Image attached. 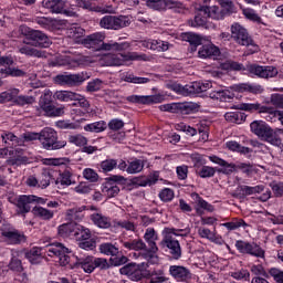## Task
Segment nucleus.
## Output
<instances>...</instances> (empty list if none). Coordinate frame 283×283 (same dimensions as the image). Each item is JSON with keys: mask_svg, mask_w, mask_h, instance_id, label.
<instances>
[{"mask_svg": "<svg viewBox=\"0 0 283 283\" xmlns=\"http://www.w3.org/2000/svg\"><path fill=\"white\" fill-rule=\"evenodd\" d=\"M69 143H71V145H75L76 147H85V145H87V137L83 136L82 134L71 135L69 136Z\"/></svg>", "mask_w": 283, "mask_h": 283, "instance_id": "obj_49", "label": "nucleus"}, {"mask_svg": "<svg viewBox=\"0 0 283 283\" xmlns=\"http://www.w3.org/2000/svg\"><path fill=\"white\" fill-rule=\"evenodd\" d=\"M211 87V83L193 82L191 85L178 86L181 94H202Z\"/></svg>", "mask_w": 283, "mask_h": 283, "instance_id": "obj_20", "label": "nucleus"}, {"mask_svg": "<svg viewBox=\"0 0 283 283\" xmlns=\"http://www.w3.org/2000/svg\"><path fill=\"white\" fill-rule=\"evenodd\" d=\"M224 118L228 123H235L237 125H242L247 120V116L242 112L226 113Z\"/></svg>", "mask_w": 283, "mask_h": 283, "instance_id": "obj_34", "label": "nucleus"}, {"mask_svg": "<svg viewBox=\"0 0 283 283\" xmlns=\"http://www.w3.org/2000/svg\"><path fill=\"white\" fill-rule=\"evenodd\" d=\"M232 196L233 198L239 199L247 198V196H253L251 186H239Z\"/></svg>", "mask_w": 283, "mask_h": 283, "instance_id": "obj_51", "label": "nucleus"}, {"mask_svg": "<svg viewBox=\"0 0 283 283\" xmlns=\"http://www.w3.org/2000/svg\"><path fill=\"white\" fill-rule=\"evenodd\" d=\"M73 101H77V103H74L73 105H78L80 107H83L86 114H92V108H90V102L84 96L77 94V98H73Z\"/></svg>", "mask_w": 283, "mask_h": 283, "instance_id": "obj_59", "label": "nucleus"}, {"mask_svg": "<svg viewBox=\"0 0 283 283\" xmlns=\"http://www.w3.org/2000/svg\"><path fill=\"white\" fill-rule=\"evenodd\" d=\"M149 55L138 54L136 52L108 54L104 57L105 63L112 66L123 65L127 61H149Z\"/></svg>", "mask_w": 283, "mask_h": 283, "instance_id": "obj_7", "label": "nucleus"}, {"mask_svg": "<svg viewBox=\"0 0 283 283\" xmlns=\"http://www.w3.org/2000/svg\"><path fill=\"white\" fill-rule=\"evenodd\" d=\"M43 8L46 10H50V12H53L55 14H61L65 8V1L63 0H43L42 1Z\"/></svg>", "mask_w": 283, "mask_h": 283, "instance_id": "obj_28", "label": "nucleus"}, {"mask_svg": "<svg viewBox=\"0 0 283 283\" xmlns=\"http://www.w3.org/2000/svg\"><path fill=\"white\" fill-rule=\"evenodd\" d=\"M235 247L240 253H247L248 255H253L254 258H264V250L255 242L251 243L239 240L235 242Z\"/></svg>", "mask_w": 283, "mask_h": 283, "instance_id": "obj_14", "label": "nucleus"}, {"mask_svg": "<svg viewBox=\"0 0 283 283\" xmlns=\"http://www.w3.org/2000/svg\"><path fill=\"white\" fill-rule=\"evenodd\" d=\"M77 8L88 10V12H101V7L96 6L94 1L97 0H75Z\"/></svg>", "mask_w": 283, "mask_h": 283, "instance_id": "obj_37", "label": "nucleus"}, {"mask_svg": "<svg viewBox=\"0 0 283 283\" xmlns=\"http://www.w3.org/2000/svg\"><path fill=\"white\" fill-rule=\"evenodd\" d=\"M83 211H85V207L69 209L66 211V219L76 224V222H81L85 218Z\"/></svg>", "mask_w": 283, "mask_h": 283, "instance_id": "obj_33", "label": "nucleus"}, {"mask_svg": "<svg viewBox=\"0 0 283 283\" xmlns=\"http://www.w3.org/2000/svg\"><path fill=\"white\" fill-rule=\"evenodd\" d=\"M27 39L28 41H31L28 43H31V45H34L35 48H50V39H48V35L41 31H29Z\"/></svg>", "mask_w": 283, "mask_h": 283, "instance_id": "obj_16", "label": "nucleus"}, {"mask_svg": "<svg viewBox=\"0 0 283 283\" xmlns=\"http://www.w3.org/2000/svg\"><path fill=\"white\" fill-rule=\"evenodd\" d=\"M226 146L228 147V149H230V151H239V154L247 155V154H251L252 151L251 148L244 147L240 145L238 142H233V140L228 142Z\"/></svg>", "mask_w": 283, "mask_h": 283, "instance_id": "obj_45", "label": "nucleus"}, {"mask_svg": "<svg viewBox=\"0 0 283 283\" xmlns=\"http://www.w3.org/2000/svg\"><path fill=\"white\" fill-rule=\"evenodd\" d=\"M231 32L232 39L238 45H245V48H249L250 45L255 46L253 39L249 35V31H247L240 23H233L231 25Z\"/></svg>", "mask_w": 283, "mask_h": 283, "instance_id": "obj_10", "label": "nucleus"}, {"mask_svg": "<svg viewBox=\"0 0 283 283\" xmlns=\"http://www.w3.org/2000/svg\"><path fill=\"white\" fill-rule=\"evenodd\" d=\"M2 74H6L7 76H13V77H23L25 76V71L17 69V67H4L0 71Z\"/></svg>", "mask_w": 283, "mask_h": 283, "instance_id": "obj_52", "label": "nucleus"}, {"mask_svg": "<svg viewBox=\"0 0 283 283\" xmlns=\"http://www.w3.org/2000/svg\"><path fill=\"white\" fill-rule=\"evenodd\" d=\"M36 99L34 96H28V95H17V97L13 99V103L17 105H32Z\"/></svg>", "mask_w": 283, "mask_h": 283, "instance_id": "obj_57", "label": "nucleus"}, {"mask_svg": "<svg viewBox=\"0 0 283 283\" xmlns=\"http://www.w3.org/2000/svg\"><path fill=\"white\" fill-rule=\"evenodd\" d=\"M51 180L52 172L50 170H43L39 180V187H41V189H46V187H50Z\"/></svg>", "mask_w": 283, "mask_h": 283, "instance_id": "obj_55", "label": "nucleus"}, {"mask_svg": "<svg viewBox=\"0 0 283 283\" xmlns=\"http://www.w3.org/2000/svg\"><path fill=\"white\" fill-rule=\"evenodd\" d=\"M19 96V88H11L6 92L0 93V104L14 102V98Z\"/></svg>", "mask_w": 283, "mask_h": 283, "instance_id": "obj_42", "label": "nucleus"}, {"mask_svg": "<svg viewBox=\"0 0 283 283\" xmlns=\"http://www.w3.org/2000/svg\"><path fill=\"white\" fill-rule=\"evenodd\" d=\"M125 249L128 251H142V253H147V243L142 239H134L123 243Z\"/></svg>", "mask_w": 283, "mask_h": 283, "instance_id": "obj_30", "label": "nucleus"}, {"mask_svg": "<svg viewBox=\"0 0 283 283\" xmlns=\"http://www.w3.org/2000/svg\"><path fill=\"white\" fill-rule=\"evenodd\" d=\"M54 97L57 101L67 103L69 101H74V98H78V94L70 91H57L55 92Z\"/></svg>", "mask_w": 283, "mask_h": 283, "instance_id": "obj_40", "label": "nucleus"}, {"mask_svg": "<svg viewBox=\"0 0 283 283\" xmlns=\"http://www.w3.org/2000/svg\"><path fill=\"white\" fill-rule=\"evenodd\" d=\"M182 40L190 43L193 48H198L202 43V39L196 33H185Z\"/></svg>", "mask_w": 283, "mask_h": 283, "instance_id": "obj_50", "label": "nucleus"}, {"mask_svg": "<svg viewBox=\"0 0 283 283\" xmlns=\"http://www.w3.org/2000/svg\"><path fill=\"white\" fill-rule=\"evenodd\" d=\"M103 193L107 196V198H116L118 193H120V188L116 185L108 184L103 188Z\"/></svg>", "mask_w": 283, "mask_h": 283, "instance_id": "obj_56", "label": "nucleus"}, {"mask_svg": "<svg viewBox=\"0 0 283 283\" xmlns=\"http://www.w3.org/2000/svg\"><path fill=\"white\" fill-rule=\"evenodd\" d=\"M200 59H218L220 49L213 44L203 45L198 52Z\"/></svg>", "mask_w": 283, "mask_h": 283, "instance_id": "obj_26", "label": "nucleus"}, {"mask_svg": "<svg viewBox=\"0 0 283 283\" xmlns=\"http://www.w3.org/2000/svg\"><path fill=\"white\" fill-rule=\"evenodd\" d=\"M34 195L14 196L13 193H9L8 196V201L17 207V213L19 216H25V213H30V210L32 209L30 205L34 202Z\"/></svg>", "mask_w": 283, "mask_h": 283, "instance_id": "obj_9", "label": "nucleus"}, {"mask_svg": "<svg viewBox=\"0 0 283 283\" xmlns=\"http://www.w3.org/2000/svg\"><path fill=\"white\" fill-rule=\"evenodd\" d=\"M56 185H62L65 187H70L72 185V172L70 170H64L63 172L60 174V178L55 181Z\"/></svg>", "mask_w": 283, "mask_h": 283, "instance_id": "obj_53", "label": "nucleus"}, {"mask_svg": "<svg viewBox=\"0 0 283 283\" xmlns=\"http://www.w3.org/2000/svg\"><path fill=\"white\" fill-rule=\"evenodd\" d=\"M10 271H13L14 273H21L23 271V263L20 259H17L13 256L8 265Z\"/></svg>", "mask_w": 283, "mask_h": 283, "instance_id": "obj_60", "label": "nucleus"}, {"mask_svg": "<svg viewBox=\"0 0 283 283\" xmlns=\"http://www.w3.org/2000/svg\"><path fill=\"white\" fill-rule=\"evenodd\" d=\"M99 252L103 253L104 255H112V256H116L118 255V253H120V251L118 250V247L109 242L102 243L99 245Z\"/></svg>", "mask_w": 283, "mask_h": 283, "instance_id": "obj_38", "label": "nucleus"}, {"mask_svg": "<svg viewBox=\"0 0 283 283\" xmlns=\"http://www.w3.org/2000/svg\"><path fill=\"white\" fill-rule=\"evenodd\" d=\"M270 187L276 198H281V196H283V182L272 181Z\"/></svg>", "mask_w": 283, "mask_h": 283, "instance_id": "obj_63", "label": "nucleus"}, {"mask_svg": "<svg viewBox=\"0 0 283 283\" xmlns=\"http://www.w3.org/2000/svg\"><path fill=\"white\" fill-rule=\"evenodd\" d=\"M78 224L76 222L64 223L57 228V233L61 238H70L78 235Z\"/></svg>", "mask_w": 283, "mask_h": 283, "instance_id": "obj_24", "label": "nucleus"}, {"mask_svg": "<svg viewBox=\"0 0 283 283\" xmlns=\"http://www.w3.org/2000/svg\"><path fill=\"white\" fill-rule=\"evenodd\" d=\"M271 106H262L260 103H243L238 106V109H241L242 112H259V114H268V116L271 112Z\"/></svg>", "mask_w": 283, "mask_h": 283, "instance_id": "obj_27", "label": "nucleus"}, {"mask_svg": "<svg viewBox=\"0 0 283 283\" xmlns=\"http://www.w3.org/2000/svg\"><path fill=\"white\" fill-rule=\"evenodd\" d=\"M222 227H226L228 231H235V229H240V227H249L244 219H233L230 222L222 223Z\"/></svg>", "mask_w": 283, "mask_h": 283, "instance_id": "obj_48", "label": "nucleus"}, {"mask_svg": "<svg viewBox=\"0 0 283 283\" xmlns=\"http://www.w3.org/2000/svg\"><path fill=\"white\" fill-rule=\"evenodd\" d=\"M243 17L248 19L249 21H253V23H262V18L258 12L251 8H245L242 10Z\"/></svg>", "mask_w": 283, "mask_h": 283, "instance_id": "obj_47", "label": "nucleus"}, {"mask_svg": "<svg viewBox=\"0 0 283 283\" xmlns=\"http://www.w3.org/2000/svg\"><path fill=\"white\" fill-rule=\"evenodd\" d=\"M245 70L259 78H274L277 76V70L275 66H260L258 64L247 65Z\"/></svg>", "mask_w": 283, "mask_h": 283, "instance_id": "obj_15", "label": "nucleus"}, {"mask_svg": "<svg viewBox=\"0 0 283 283\" xmlns=\"http://www.w3.org/2000/svg\"><path fill=\"white\" fill-rule=\"evenodd\" d=\"M145 169V161L140 159H135L128 164L126 168L127 174H140Z\"/></svg>", "mask_w": 283, "mask_h": 283, "instance_id": "obj_41", "label": "nucleus"}, {"mask_svg": "<svg viewBox=\"0 0 283 283\" xmlns=\"http://www.w3.org/2000/svg\"><path fill=\"white\" fill-rule=\"evenodd\" d=\"M84 81L85 75L83 73L57 75L55 77V83L59 85H81V83H84Z\"/></svg>", "mask_w": 283, "mask_h": 283, "instance_id": "obj_19", "label": "nucleus"}, {"mask_svg": "<svg viewBox=\"0 0 283 283\" xmlns=\"http://www.w3.org/2000/svg\"><path fill=\"white\" fill-rule=\"evenodd\" d=\"M237 92H249L250 94H262L264 87L260 84L242 83L235 86Z\"/></svg>", "mask_w": 283, "mask_h": 283, "instance_id": "obj_31", "label": "nucleus"}, {"mask_svg": "<svg viewBox=\"0 0 283 283\" xmlns=\"http://www.w3.org/2000/svg\"><path fill=\"white\" fill-rule=\"evenodd\" d=\"M207 19H209V14L207 13V6L199 7L197 9V14L195 15V21L191 22L192 28L207 27Z\"/></svg>", "mask_w": 283, "mask_h": 283, "instance_id": "obj_25", "label": "nucleus"}, {"mask_svg": "<svg viewBox=\"0 0 283 283\" xmlns=\"http://www.w3.org/2000/svg\"><path fill=\"white\" fill-rule=\"evenodd\" d=\"M250 128L252 134L261 138V140H266V143H271V145H281L282 140L280 137H275V132L273 128L266 124L264 120H254L250 124Z\"/></svg>", "mask_w": 283, "mask_h": 283, "instance_id": "obj_6", "label": "nucleus"}, {"mask_svg": "<svg viewBox=\"0 0 283 283\" xmlns=\"http://www.w3.org/2000/svg\"><path fill=\"white\" fill-rule=\"evenodd\" d=\"M129 25H132V20L126 15H105L99 20V28L104 30H123Z\"/></svg>", "mask_w": 283, "mask_h": 283, "instance_id": "obj_8", "label": "nucleus"}, {"mask_svg": "<svg viewBox=\"0 0 283 283\" xmlns=\"http://www.w3.org/2000/svg\"><path fill=\"white\" fill-rule=\"evenodd\" d=\"M269 273L274 281H276L277 283H283V271L277 268H272L270 269Z\"/></svg>", "mask_w": 283, "mask_h": 283, "instance_id": "obj_64", "label": "nucleus"}, {"mask_svg": "<svg viewBox=\"0 0 283 283\" xmlns=\"http://www.w3.org/2000/svg\"><path fill=\"white\" fill-rule=\"evenodd\" d=\"M128 103H138L139 105H154L156 103H163L165 101V96L163 95H130L126 98Z\"/></svg>", "mask_w": 283, "mask_h": 283, "instance_id": "obj_17", "label": "nucleus"}, {"mask_svg": "<svg viewBox=\"0 0 283 283\" xmlns=\"http://www.w3.org/2000/svg\"><path fill=\"white\" fill-rule=\"evenodd\" d=\"M117 166L118 161L116 159H106L103 160L99 165L104 174H107L108 171H114V169H116Z\"/></svg>", "mask_w": 283, "mask_h": 283, "instance_id": "obj_54", "label": "nucleus"}, {"mask_svg": "<svg viewBox=\"0 0 283 283\" xmlns=\"http://www.w3.org/2000/svg\"><path fill=\"white\" fill-rule=\"evenodd\" d=\"M166 10H174L175 12L180 13L185 10V6L180 1L166 0Z\"/></svg>", "mask_w": 283, "mask_h": 283, "instance_id": "obj_58", "label": "nucleus"}, {"mask_svg": "<svg viewBox=\"0 0 283 283\" xmlns=\"http://www.w3.org/2000/svg\"><path fill=\"white\" fill-rule=\"evenodd\" d=\"M169 274L177 282H188V280H191V271L182 265H170Z\"/></svg>", "mask_w": 283, "mask_h": 283, "instance_id": "obj_18", "label": "nucleus"}, {"mask_svg": "<svg viewBox=\"0 0 283 283\" xmlns=\"http://www.w3.org/2000/svg\"><path fill=\"white\" fill-rule=\"evenodd\" d=\"M80 249H84V251H94L96 249V240L94 239H86V240H81L78 242Z\"/></svg>", "mask_w": 283, "mask_h": 283, "instance_id": "obj_62", "label": "nucleus"}, {"mask_svg": "<svg viewBox=\"0 0 283 283\" xmlns=\"http://www.w3.org/2000/svg\"><path fill=\"white\" fill-rule=\"evenodd\" d=\"M20 54H25L27 56H35V59H45V52L36 50L30 45H24L19 49Z\"/></svg>", "mask_w": 283, "mask_h": 283, "instance_id": "obj_35", "label": "nucleus"}, {"mask_svg": "<svg viewBox=\"0 0 283 283\" xmlns=\"http://www.w3.org/2000/svg\"><path fill=\"white\" fill-rule=\"evenodd\" d=\"M165 231H166V234L159 243L161 249H165L167 251L171 260H180V258H182V248L180 247V241L176 240V238L171 237V234L178 235V232L176 231H182V230L166 228Z\"/></svg>", "mask_w": 283, "mask_h": 283, "instance_id": "obj_3", "label": "nucleus"}, {"mask_svg": "<svg viewBox=\"0 0 283 283\" xmlns=\"http://www.w3.org/2000/svg\"><path fill=\"white\" fill-rule=\"evenodd\" d=\"M221 9L219 7H207V14L209 19H216L217 21H220L223 17H227V14H230L233 12V2L230 0H221Z\"/></svg>", "mask_w": 283, "mask_h": 283, "instance_id": "obj_13", "label": "nucleus"}, {"mask_svg": "<svg viewBox=\"0 0 283 283\" xmlns=\"http://www.w3.org/2000/svg\"><path fill=\"white\" fill-rule=\"evenodd\" d=\"M142 48H146L147 50H156L157 52H167L169 50V42H165L163 40H144L140 42Z\"/></svg>", "mask_w": 283, "mask_h": 283, "instance_id": "obj_22", "label": "nucleus"}, {"mask_svg": "<svg viewBox=\"0 0 283 283\" xmlns=\"http://www.w3.org/2000/svg\"><path fill=\"white\" fill-rule=\"evenodd\" d=\"M147 266H149L147 263H128L120 268L119 272L122 275H127L133 282H140V280L145 277L143 269H147Z\"/></svg>", "mask_w": 283, "mask_h": 283, "instance_id": "obj_11", "label": "nucleus"}, {"mask_svg": "<svg viewBox=\"0 0 283 283\" xmlns=\"http://www.w3.org/2000/svg\"><path fill=\"white\" fill-rule=\"evenodd\" d=\"M122 81H125L126 83H135V84H138V85L149 83L148 77H138V76H136L132 73H127V74L123 75Z\"/></svg>", "mask_w": 283, "mask_h": 283, "instance_id": "obj_46", "label": "nucleus"}, {"mask_svg": "<svg viewBox=\"0 0 283 283\" xmlns=\"http://www.w3.org/2000/svg\"><path fill=\"white\" fill-rule=\"evenodd\" d=\"M210 98L222 102L232 101V98H235V93L230 90L213 91L210 93Z\"/></svg>", "mask_w": 283, "mask_h": 283, "instance_id": "obj_32", "label": "nucleus"}, {"mask_svg": "<svg viewBox=\"0 0 283 283\" xmlns=\"http://www.w3.org/2000/svg\"><path fill=\"white\" fill-rule=\"evenodd\" d=\"M70 249H67L63 243H53L48 249L49 258H57L61 266H67L70 264Z\"/></svg>", "mask_w": 283, "mask_h": 283, "instance_id": "obj_12", "label": "nucleus"}, {"mask_svg": "<svg viewBox=\"0 0 283 283\" xmlns=\"http://www.w3.org/2000/svg\"><path fill=\"white\" fill-rule=\"evenodd\" d=\"M144 240L146 244V252H142L140 255L144 260H147L149 264H158V245L156 241L158 240V233L154 228L146 229L144 234Z\"/></svg>", "mask_w": 283, "mask_h": 283, "instance_id": "obj_4", "label": "nucleus"}, {"mask_svg": "<svg viewBox=\"0 0 283 283\" xmlns=\"http://www.w3.org/2000/svg\"><path fill=\"white\" fill-rule=\"evenodd\" d=\"M91 220L93 224L99 229H109V227H112V219H109V217L103 216L102 213L91 214Z\"/></svg>", "mask_w": 283, "mask_h": 283, "instance_id": "obj_29", "label": "nucleus"}, {"mask_svg": "<svg viewBox=\"0 0 283 283\" xmlns=\"http://www.w3.org/2000/svg\"><path fill=\"white\" fill-rule=\"evenodd\" d=\"M33 216L41 218L42 220H52L54 218V211L48 210L43 207H34L32 209Z\"/></svg>", "mask_w": 283, "mask_h": 283, "instance_id": "obj_36", "label": "nucleus"}, {"mask_svg": "<svg viewBox=\"0 0 283 283\" xmlns=\"http://www.w3.org/2000/svg\"><path fill=\"white\" fill-rule=\"evenodd\" d=\"M106 125L107 124H105L104 120L95 122V123L87 124L86 126H84V130L93 132L94 134H101V132H105V129H107Z\"/></svg>", "mask_w": 283, "mask_h": 283, "instance_id": "obj_43", "label": "nucleus"}, {"mask_svg": "<svg viewBox=\"0 0 283 283\" xmlns=\"http://www.w3.org/2000/svg\"><path fill=\"white\" fill-rule=\"evenodd\" d=\"M67 34L70 36V39H81L82 36L85 35V29L81 28V27H72L71 29H69Z\"/></svg>", "mask_w": 283, "mask_h": 283, "instance_id": "obj_61", "label": "nucleus"}, {"mask_svg": "<svg viewBox=\"0 0 283 283\" xmlns=\"http://www.w3.org/2000/svg\"><path fill=\"white\" fill-rule=\"evenodd\" d=\"M77 264L85 273H92L94 271V256L81 258L77 260Z\"/></svg>", "mask_w": 283, "mask_h": 283, "instance_id": "obj_39", "label": "nucleus"}, {"mask_svg": "<svg viewBox=\"0 0 283 283\" xmlns=\"http://www.w3.org/2000/svg\"><path fill=\"white\" fill-rule=\"evenodd\" d=\"M105 41V34L103 33H93L82 39V44L85 48L95 50L96 52H101L104 50L105 52H125L132 48L129 42H103Z\"/></svg>", "mask_w": 283, "mask_h": 283, "instance_id": "obj_1", "label": "nucleus"}, {"mask_svg": "<svg viewBox=\"0 0 283 283\" xmlns=\"http://www.w3.org/2000/svg\"><path fill=\"white\" fill-rule=\"evenodd\" d=\"M160 112H171L172 114H176L178 109H182V112H186V114H191L196 107L191 103L186 104H164L159 106Z\"/></svg>", "mask_w": 283, "mask_h": 283, "instance_id": "obj_21", "label": "nucleus"}, {"mask_svg": "<svg viewBox=\"0 0 283 283\" xmlns=\"http://www.w3.org/2000/svg\"><path fill=\"white\" fill-rule=\"evenodd\" d=\"M65 114V107L54 106V101L52 98V91H45L39 99L38 106H35L36 116H48L49 118H56L57 116H63Z\"/></svg>", "mask_w": 283, "mask_h": 283, "instance_id": "obj_2", "label": "nucleus"}, {"mask_svg": "<svg viewBox=\"0 0 283 283\" xmlns=\"http://www.w3.org/2000/svg\"><path fill=\"white\" fill-rule=\"evenodd\" d=\"M40 143L46 151H56L67 145V142L59 140V134L50 127H45L40 132Z\"/></svg>", "mask_w": 283, "mask_h": 283, "instance_id": "obj_5", "label": "nucleus"}, {"mask_svg": "<svg viewBox=\"0 0 283 283\" xmlns=\"http://www.w3.org/2000/svg\"><path fill=\"white\" fill-rule=\"evenodd\" d=\"M25 258L31 262V264H40L41 263V249L32 248L30 251L25 253Z\"/></svg>", "mask_w": 283, "mask_h": 283, "instance_id": "obj_44", "label": "nucleus"}, {"mask_svg": "<svg viewBox=\"0 0 283 283\" xmlns=\"http://www.w3.org/2000/svg\"><path fill=\"white\" fill-rule=\"evenodd\" d=\"M1 235L6 238L8 244H21V242H25V235L19 233L17 230L1 229Z\"/></svg>", "mask_w": 283, "mask_h": 283, "instance_id": "obj_23", "label": "nucleus"}]
</instances>
